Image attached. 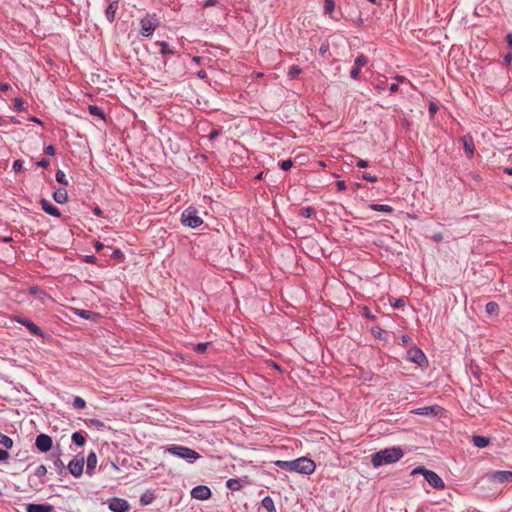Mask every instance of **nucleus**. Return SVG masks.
<instances>
[{
	"label": "nucleus",
	"instance_id": "obj_61",
	"mask_svg": "<svg viewBox=\"0 0 512 512\" xmlns=\"http://www.w3.org/2000/svg\"><path fill=\"white\" fill-rule=\"evenodd\" d=\"M356 165L359 168H366L369 166L368 161H366L364 159H358V161L356 162Z\"/></svg>",
	"mask_w": 512,
	"mask_h": 512
},
{
	"label": "nucleus",
	"instance_id": "obj_60",
	"mask_svg": "<svg viewBox=\"0 0 512 512\" xmlns=\"http://www.w3.org/2000/svg\"><path fill=\"white\" fill-rule=\"evenodd\" d=\"M336 187L338 191H344L346 189V183L343 180H339L336 182Z\"/></svg>",
	"mask_w": 512,
	"mask_h": 512
},
{
	"label": "nucleus",
	"instance_id": "obj_15",
	"mask_svg": "<svg viewBox=\"0 0 512 512\" xmlns=\"http://www.w3.org/2000/svg\"><path fill=\"white\" fill-rule=\"evenodd\" d=\"M490 479L495 482H512V471L499 470L490 474Z\"/></svg>",
	"mask_w": 512,
	"mask_h": 512
},
{
	"label": "nucleus",
	"instance_id": "obj_1",
	"mask_svg": "<svg viewBox=\"0 0 512 512\" xmlns=\"http://www.w3.org/2000/svg\"><path fill=\"white\" fill-rule=\"evenodd\" d=\"M275 465L280 469L304 475L312 474L316 468L315 462L307 457H300L290 461L277 460Z\"/></svg>",
	"mask_w": 512,
	"mask_h": 512
},
{
	"label": "nucleus",
	"instance_id": "obj_47",
	"mask_svg": "<svg viewBox=\"0 0 512 512\" xmlns=\"http://www.w3.org/2000/svg\"><path fill=\"white\" fill-rule=\"evenodd\" d=\"M23 160L17 159L13 162L12 168L15 172H20L23 169Z\"/></svg>",
	"mask_w": 512,
	"mask_h": 512
},
{
	"label": "nucleus",
	"instance_id": "obj_19",
	"mask_svg": "<svg viewBox=\"0 0 512 512\" xmlns=\"http://www.w3.org/2000/svg\"><path fill=\"white\" fill-rule=\"evenodd\" d=\"M442 410V408L438 405L425 406L421 408H417L413 412L422 416H430V415H438V413Z\"/></svg>",
	"mask_w": 512,
	"mask_h": 512
},
{
	"label": "nucleus",
	"instance_id": "obj_9",
	"mask_svg": "<svg viewBox=\"0 0 512 512\" xmlns=\"http://www.w3.org/2000/svg\"><path fill=\"white\" fill-rule=\"evenodd\" d=\"M108 508L112 512H128L130 510V504L126 499L112 497L108 500Z\"/></svg>",
	"mask_w": 512,
	"mask_h": 512
},
{
	"label": "nucleus",
	"instance_id": "obj_12",
	"mask_svg": "<svg viewBox=\"0 0 512 512\" xmlns=\"http://www.w3.org/2000/svg\"><path fill=\"white\" fill-rule=\"evenodd\" d=\"M16 321L25 326L29 332L35 336H39V337H44L45 336V333L44 331L38 326L36 325L33 321H31L30 319L28 318H23V317H18L16 319Z\"/></svg>",
	"mask_w": 512,
	"mask_h": 512
},
{
	"label": "nucleus",
	"instance_id": "obj_54",
	"mask_svg": "<svg viewBox=\"0 0 512 512\" xmlns=\"http://www.w3.org/2000/svg\"><path fill=\"white\" fill-rule=\"evenodd\" d=\"M411 341H412V339L410 338V336H408V335H406V334H404V335H402V336H401V344H402L403 346H408V345H410Z\"/></svg>",
	"mask_w": 512,
	"mask_h": 512
},
{
	"label": "nucleus",
	"instance_id": "obj_45",
	"mask_svg": "<svg viewBox=\"0 0 512 512\" xmlns=\"http://www.w3.org/2000/svg\"><path fill=\"white\" fill-rule=\"evenodd\" d=\"M14 109L18 112L24 110V101L21 98L14 99Z\"/></svg>",
	"mask_w": 512,
	"mask_h": 512
},
{
	"label": "nucleus",
	"instance_id": "obj_55",
	"mask_svg": "<svg viewBox=\"0 0 512 512\" xmlns=\"http://www.w3.org/2000/svg\"><path fill=\"white\" fill-rule=\"evenodd\" d=\"M362 178L366 181H369V182H376L378 180V178L376 176H372L371 174L369 173H364L362 175Z\"/></svg>",
	"mask_w": 512,
	"mask_h": 512
},
{
	"label": "nucleus",
	"instance_id": "obj_46",
	"mask_svg": "<svg viewBox=\"0 0 512 512\" xmlns=\"http://www.w3.org/2000/svg\"><path fill=\"white\" fill-rule=\"evenodd\" d=\"M82 261L88 264H96L98 259L94 255H85L82 257Z\"/></svg>",
	"mask_w": 512,
	"mask_h": 512
},
{
	"label": "nucleus",
	"instance_id": "obj_18",
	"mask_svg": "<svg viewBox=\"0 0 512 512\" xmlns=\"http://www.w3.org/2000/svg\"><path fill=\"white\" fill-rule=\"evenodd\" d=\"M97 455L94 451H91L86 459V474L92 476L97 466Z\"/></svg>",
	"mask_w": 512,
	"mask_h": 512
},
{
	"label": "nucleus",
	"instance_id": "obj_32",
	"mask_svg": "<svg viewBox=\"0 0 512 512\" xmlns=\"http://www.w3.org/2000/svg\"><path fill=\"white\" fill-rule=\"evenodd\" d=\"M88 111L90 113V115L92 116H97L99 117L100 119H105V113L104 111L102 110L101 107L97 106V105H89L88 106Z\"/></svg>",
	"mask_w": 512,
	"mask_h": 512
},
{
	"label": "nucleus",
	"instance_id": "obj_3",
	"mask_svg": "<svg viewBox=\"0 0 512 512\" xmlns=\"http://www.w3.org/2000/svg\"><path fill=\"white\" fill-rule=\"evenodd\" d=\"M163 449L164 452H167L175 457L184 459L188 463H194L196 460L201 458V455L197 451L183 445L172 444L163 447Z\"/></svg>",
	"mask_w": 512,
	"mask_h": 512
},
{
	"label": "nucleus",
	"instance_id": "obj_2",
	"mask_svg": "<svg viewBox=\"0 0 512 512\" xmlns=\"http://www.w3.org/2000/svg\"><path fill=\"white\" fill-rule=\"evenodd\" d=\"M404 455L401 447H389L375 452L371 455V463L374 468L383 465L393 464L399 461Z\"/></svg>",
	"mask_w": 512,
	"mask_h": 512
},
{
	"label": "nucleus",
	"instance_id": "obj_4",
	"mask_svg": "<svg viewBox=\"0 0 512 512\" xmlns=\"http://www.w3.org/2000/svg\"><path fill=\"white\" fill-rule=\"evenodd\" d=\"M416 474L423 475L424 479L434 489L443 490L445 488V482L443 479L436 472L429 470L424 466H417L410 473L412 476Z\"/></svg>",
	"mask_w": 512,
	"mask_h": 512
},
{
	"label": "nucleus",
	"instance_id": "obj_31",
	"mask_svg": "<svg viewBox=\"0 0 512 512\" xmlns=\"http://www.w3.org/2000/svg\"><path fill=\"white\" fill-rule=\"evenodd\" d=\"M156 45L160 46V53L162 55H173L175 54V50L169 47V44L166 41H157Z\"/></svg>",
	"mask_w": 512,
	"mask_h": 512
},
{
	"label": "nucleus",
	"instance_id": "obj_28",
	"mask_svg": "<svg viewBox=\"0 0 512 512\" xmlns=\"http://www.w3.org/2000/svg\"><path fill=\"white\" fill-rule=\"evenodd\" d=\"M261 505L267 512H277L274 501L270 496H265L261 501Z\"/></svg>",
	"mask_w": 512,
	"mask_h": 512
},
{
	"label": "nucleus",
	"instance_id": "obj_14",
	"mask_svg": "<svg viewBox=\"0 0 512 512\" xmlns=\"http://www.w3.org/2000/svg\"><path fill=\"white\" fill-rule=\"evenodd\" d=\"M53 505L48 503H28L25 505V512H54Z\"/></svg>",
	"mask_w": 512,
	"mask_h": 512
},
{
	"label": "nucleus",
	"instance_id": "obj_41",
	"mask_svg": "<svg viewBox=\"0 0 512 512\" xmlns=\"http://www.w3.org/2000/svg\"><path fill=\"white\" fill-rule=\"evenodd\" d=\"M73 407L75 409H84L86 407V402L83 398L76 396L73 400Z\"/></svg>",
	"mask_w": 512,
	"mask_h": 512
},
{
	"label": "nucleus",
	"instance_id": "obj_58",
	"mask_svg": "<svg viewBox=\"0 0 512 512\" xmlns=\"http://www.w3.org/2000/svg\"><path fill=\"white\" fill-rule=\"evenodd\" d=\"M329 50V44L328 43H322L319 48V53L323 56L325 55Z\"/></svg>",
	"mask_w": 512,
	"mask_h": 512
},
{
	"label": "nucleus",
	"instance_id": "obj_48",
	"mask_svg": "<svg viewBox=\"0 0 512 512\" xmlns=\"http://www.w3.org/2000/svg\"><path fill=\"white\" fill-rule=\"evenodd\" d=\"M111 258L117 259V260H123L124 259V254H123V252L120 249L116 248V249L113 250V252L111 254Z\"/></svg>",
	"mask_w": 512,
	"mask_h": 512
},
{
	"label": "nucleus",
	"instance_id": "obj_33",
	"mask_svg": "<svg viewBox=\"0 0 512 512\" xmlns=\"http://www.w3.org/2000/svg\"><path fill=\"white\" fill-rule=\"evenodd\" d=\"M370 209L377 212L392 213L394 210L391 206L385 204H371Z\"/></svg>",
	"mask_w": 512,
	"mask_h": 512
},
{
	"label": "nucleus",
	"instance_id": "obj_26",
	"mask_svg": "<svg viewBox=\"0 0 512 512\" xmlns=\"http://www.w3.org/2000/svg\"><path fill=\"white\" fill-rule=\"evenodd\" d=\"M71 441L77 447H83L86 444V438L82 432L76 431L71 435Z\"/></svg>",
	"mask_w": 512,
	"mask_h": 512
},
{
	"label": "nucleus",
	"instance_id": "obj_39",
	"mask_svg": "<svg viewBox=\"0 0 512 512\" xmlns=\"http://www.w3.org/2000/svg\"><path fill=\"white\" fill-rule=\"evenodd\" d=\"M55 179L61 185L68 186V184H69V182H68V180L66 178L65 173L62 170H60V169H58L56 171Z\"/></svg>",
	"mask_w": 512,
	"mask_h": 512
},
{
	"label": "nucleus",
	"instance_id": "obj_23",
	"mask_svg": "<svg viewBox=\"0 0 512 512\" xmlns=\"http://www.w3.org/2000/svg\"><path fill=\"white\" fill-rule=\"evenodd\" d=\"M490 437L482 435H473L471 441L477 448H486L490 444Z\"/></svg>",
	"mask_w": 512,
	"mask_h": 512
},
{
	"label": "nucleus",
	"instance_id": "obj_44",
	"mask_svg": "<svg viewBox=\"0 0 512 512\" xmlns=\"http://www.w3.org/2000/svg\"><path fill=\"white\" fill-rule=\"evenodd\" d=\"M324 12L329 14L334 11L335 3L334 0H324Z\"/></svg>",
	"mask_w": 512,
	"mask_h": 512
},
{
	"label": "nucleus",
	"instance_id": "obj_16",
	"mask_svg": "<svg viewBox=\"0 0 512 512\" xmlns=\"http://www.w3.org/2000/svg\"><path fill=\"white\" fill-rule=\"evenodd\" d=\"M109 4L105 9V17L109 23L115 21L116 12L119 8V0H106Z\"/></svg>",
	"mask_w": 512,
	"mask_h": 512
},
{
	"label": "nucleus",
	"instance_id": "obj_37",
	"mask_svg": "<svg viewBox=\"0 0 512 512\" xmlns=\"http://www.w3.org/2000/svg\"><path fill=\"white\" fill-rule=\"evenodd\" d=\"M371 333L375 338L380 340H385V336L387 335V332L379 326L372 327Z\"/></svg>",
	"mask_w": 512,
	"mask_h": 512
},
{
	"label": "nucleus",
	"instance_id": "obj_62",
	"mask_svg": "<svg viewBox=\"0 0 512 512\" xmlns=\"http://www.w3.org/2000/svg\"><path fill=\"white\" fill-rule=\"evenodd\" d=\"M352 21L358 27H362L364 25V21L360 14L357 16V18L355 20H352Z\"/></svg>",
	"mask_w": 512,
	"mask_h": 512
},
{
	"label": "nucleus",
	"instance_id": "obj_27",
	"mask_svg": "<svg viewBox=\"0 0 512 512\" xmlns=\"http://www.w3.org/2000/svg\"><path fill=\"white\" fill-rule=\"evenodd\" d=\"M499 309V305L495 301H490L485 306V311L490 316H498Z\"/></svg>",
	"mask_w": 512,
	"mask_h": 512
},
{
	"label": "nucleus",
	"instance_id": "obj_35",
	"mask_svg": "<svg viewBox=\"0 0 512 512\" xmlns=\"http://www.w3.org/2000/svg\"><path fill=\"white\" fill-rule=\"evenodd\" d=\"M302 73V68L298 65H292L289 67L287 75L290 79L297 78Z\"/></svg>",
	"mask_w": 512,
	"mask_h": 512
},
{
	"label": "nucleus",
	"instance_id": "obj_30",
	"mask_svg": "<svg viewBox=\"0 0 512 512\" xmlns=\"http://www.w3.org/2000/svg\"><path fill=\"white\" fill-rule=\"evenodd\" d=\"M54 467L59 476H66L67 475V469L63 463V461L58 457L54 460Z\"/></svg>",
	"mask_w": 512,
	"mask_h": 512
},
{
	"label": "nucleus",
	"instance_id": "obj_63",
	"mask_svg": "<svg viewBox=\"0 0 512 512\" xmlns=\"http://www.w3.org/2000/svg\"><path fill=\"white\" fill-rule=\"evenodd\" d=\"M92 212L97 217H102L103 216V211H102V209L99 206L94 207Z\"/></svg>",
	"mask_w": 512,
	"mask_h": 512
},
{
	"label": "nucleus",
	"instance_id": "obj_42",
	"mask_svg": "<svg viewBox=\"0 0 512 512\" xmlns=\"http://www.w3.org/2000/svg\"><path fill=\"white\" fill-rule=\"evenodd\" d=\"M293 164L294 162L292 159H286L278 163L279 167L284 171H288L289 169H291L293 167Z\"/></svg>",
	"mask_w": 512,
	"mask_h": 512
},
{
	"label": "nucleus",
	"instance_id": "obj_50",
	"mask_svg": "<svg viewBox=\"0 0 512 512\" xmlns=\"http://www.w3.org/2000/svg\"><path fill=\"white\" fill-rule=\"evenodd\" d=\"M89 424L96 427L97 429H101L104 427V423L101 420L96 419V418L89 419Z\"/></svg>",
	"mask_w": 512,
	"mask_h": 512
},
{
	"label": "nucleus",
	"instance_id": "obj_56",
	"mask_svg": "<svg viewBox=\"0 0 512 512\" xmlns=\"http://www.w3.org/2000/svg\"><path fill=\"white\" fill-rule=\"evenodd\" d=\"M364 310V316L372 321H374L376 319V317L371 313V311L369 310L368 307H364L363 308Z\"/></svg>",
	"mask_w": 512,
	"mask_h": 512
},
{
	"label": "nucleus",
	"instance_id": "obj_43",
	"mask_svg": "<svg viewBox=\"0 0 512 512\" xmlns=\"http://www.w3.org/2000/svg\"><path fill=\"white\" fill-rule=\"evenodd\" d=\"M210 345V342L198 343L194 346V352L198 354H202L207 350V347Z\"/></svg>",
	"mask_w": 512,
	"mask_h": 512
},
{
	"label": "nucleus",
	"instance_id": "obj_7",
	"mask_svg": "<svg viewBox=\"0 0 512 512\" xmlns=\"http://www.w3.org/2000/svg\"><path fill=\"white\" fill-rule=\"evenodd\" d=\"M84 464V456L79 453L68 463L66 469L72 476L79 478L83 474Z\"/></svg>",
	"mask_w": 512,
	"mask_h": 512
},
{
	"label": "nucleus",
	"instance_id": "obj_53",
	"mask_svg": "<svg viewBox=\"0 0 512 512\" xmlns=\"http://www.w3.org/2000/svg\"><path fill=\"white\" fill-rule=\"evenodd\" d=\"M219 134H220V130L219 129H213L208 134V139L209 140H214V139H216L219 136Z\"/></svg>",
	"mask_w": 512,
	"mask_h": 512
},
{
	"label": "nucleus",
	"instance_id": "obj_52",
	"mask_svg": "<svg viewBox=\"0 0 512 512\" xmlns=\"http://www.w3.org/2000/svg\"><path fill=\"white\" fill-rule=\"evenodd\" d=\"M36 165H37L38 167H41V168H45V169H46V168H48V167H49L50 162H49V160H48V159H46V158H42V159H40L39 161H37Z\"/></svg>",
	"mask_w": 512,
	"mask_h": 512
},
{
	"label": "nucleus",
	"instance_id": "obj_24",
	"mask_svg": "<svg viewBox=\"0 0 512 512\" xmlns=\"http://www.w3.org/2000/svg\"><path fill=\"white\" fill-rule=\"evenodd\" d=\"M53 199L58 204H64L68 201V193L64 188H58L53 193Z\"/></svg>",
	"mask_w": 512,
	"mask_h": 512
},
{
	"label": "nucleus",
	"instance_id": "obj_40",
	"mask_svg": "<svg viewBox=\"0 0 512 512\" xmlns=\"http://www.w3.org/2000/svg\"><path fill=\"white\" fill-rule=\"evenodd\" d=\"M316 213V210L311 207V206H307V207H303L301 210H300V215L304 218H310L311 216H313L314 214Z\"/></svg>",
	"mask_w": 512,
	"mask_h": 512
},
{
	"label": "nucleus",
	"instance_id": "obj_8",
	"mask_svg": "<svg viewBox=\"0 0 512 512\" xmlns=\"http://www.w3.org/2000/svg\"><path fill=\"white\" fill-rule=\"evenodd\" d=\"M407 359L421 368H426L428 366V359L426 355L416 346L407 351Z\"/></svg>",
	"mask_w": 512,
	"mask_h": 512
},
{
	"label": "nucleus",
	"instance_id": "obj_49",
	"mask_svg": "<svg viewBox=\"0 0 512 512\" xmlns=\"http://www.w3.org/2000/svg\"><path fill=\"white\" fill-rule=\"evenodd\" d=\"M438 109V105L435 102H430L428 107L430 117H433L437 113Z\"/></svg>",
	"mask_w": 512,
	"mask_h": 512
},
{
	"label": "nucleus",
	"instance_id": "obj_22",
	"mask_svg": "<svg viewBox=\"0 0 512 512\" xmlns=\"http://www.w3.org/2000/svg\"><path fill=\"white\" fill-rule=\"evenodd\" d=\"M74 313L77 316L81 317L82 319L92 320V321L96 320L100 316V314L97 312L85 310V309H74Z\"/></svg>",
	"mask_w": 512,
	"mask_h": 512
},
{
	"label": "nucleus",
	"instance_id": "obj_20",
	"mask_svg": "<svg viewBox=\"0 0 512 512\" xmlns=\"http://www.w3.org/2000/svg\"><path fill=\"white\" fill-rule=\"evenodd\" d=\"M28 294L41 300V301H45L46 299L50 298L48 293L46 291H44L43 289H41L39 286L37 285H34V286H31L28 288Z\"/></svg>",
	"mask_w": 512,
	"mask_h": 512
},
{
	"label": "nucleus",
	"instance_id": "obj_21",
	"mask_svg": "<svg viewBox=\"0 0 512 512\" xmlns=\"http://www.w3.org/2000/svg\"><path fill=\"white\" fill-rule=\"evenodd\" d=\"M462 140H463V147H464L465 153L470 158L473 157L474 151H475V146H474V141H473L472 136L469 134L465 135V136H463Z\"/></svg>",
	"mask_w": 512,
	"mask_h": 512
},
{
	"label": "nucleus",
	"instance_id": "obj_25",
	"mask_svg": "<svg viewBox=\"0 0 512 512\" xmlns=\"http://www.w3.org/2000/svg\"><path fill=\"white\" fill-rule=\"evenodd\" d=\"M155 499V493L153 490H147L140 496V505L146 506L151 504Z\"/></svg>",
	"mask_w": 512,
	"mask_h": 512
},
{
	"label": "nucleus",
	"instance_id": "obj_51",
	"mask_svg": "<svg viewBox=\"0 0 512 512\" xmlns=\"http://www.w3.org/2000/svg\"><path fill=\"white\" fill-rule=\"evenodd\" d=\"M44 153L48 156H54L56 153V148L54 145L50 144L44 148Z\"/></svg>",
	"mask_w": 512,
	"mask_h": 512
},
{
	"label": "nucleus",
	"instance_id": "obj_5",
	"mask_svg": "<svg viewBox=\"0 0 512 512\" xmlns=\"http://www.w3.org/2000/svg\"><path fill=\"white\" fill-rule=\"evenodd\" d=\"M182 225L195 229L203 224V219L198 215V209L194 206H189L181 214Z\"/></svg>",
	"mask_w": 512,
	"mask_h": 512
},
{
	"label": "nucleus",
	"instance_id": "obj_59",
	"mask_svg": "<svg viewBox=\"0 0 512 512\" xmlns=\"http://www.w3.org/2000/svg\"><path fill=\"white\" fill-rule=\"evenodd\" d=\"M387 83L384 80H381L376 83L375 88L379 91H384L386 89Z\"/></svg>",
	"mask_w": 512,
	"mask_h": 512
},
{
	"label": "nucleus",
	"instance_id": "obj_6",
	"mask_svg": "<svg viewBox=\"0 0 512 512\" xmlns=\"http://www.w3.org/2000/svg\"><path fill=\"white\" fill-rule=\"evenodd\" d=\"M160 25V20L155 13H148L140 20V35L143 37L151 36Z\"/></svg>",
	"mask_w": 512,
	"mask_h": 512
},
{
	"label": "nucleus",
	"instance_id": "obj_64",
	"mask_svg": "<svg viewBox=\"0 0 512 512\" xmlns=\"http://www.w3.org/2000/svg\"><path fill=\"white\" fill-rule=\"evenodd\" d=\"M505 41L507 43V46L512 49V33H508L506 36H505Z\"/></svg>",
	"mask_w": 512,
	"mask_h": 512
},
{
	"label": "nucleus",
	"instance_id": "obj_13",
	"mask_svg": "<svg viewBox=\"0 0 512 512\" xmlns=\"http://www.w3.org/2000/svg\"><path fill=\"white\" fill-rule=\"evenodd\" d=\"M368 63V58L364 54L358 55L354 61V66L350 71V77L354 80H358L360 76V70L363 66Z\"/></svg>",
	"mask_w": 512,
	"mask_h": 512
},
{
	"label": "nucleus",
	"instance_id": "obj_36",
	"mask_svg": "<svg viewBox=\"0 0 512 512\" xmlns=\"http://www.w3.org/2000/svg\"><path fill=\"white\" fill-rule=\"evenodd\" d=\"M389 303L393 308L400 309L405 306L406 299H405V297H401V298H397V299L390 297Z\"/></svg>",
	"mask_w": 512,
	"mask_h": 512
},
{
	"label": "nucleus",
	"instance_id": "obj_34",
	"mask_svg": "<svg viewBox=\"0 0 512 512\" xmlns=\"http://www.w3.org/2000/svg\"><path fill=\"white\" fill-rule=\"evenodd\" d=\"M47 473V468L45 465H39L36 469H35V476H37L39 479H40V484L43 485L45 483V475Z\"/></svg>",
	"mask_w": 512,
	"mask_h": 512
},
{
	"label": "nucleus",
	"instance_id": "obj_10",
	"mask_svg": "<svg viewBox=\"0 0 512 512\" xmlns=\"http://www.w3.org/2000/svg\"><path fill=\"white\" fill-rule=\"evenodd\" d=\"M52 446L53 440L48 434L41 433L35 439V447L39 452L46 453L51 450Z\"/></svg>",
	"mask_w": 512,
	"mask_h": 512
},
{
	"label": "nucleus",
	"instance_id": "obj_17",
	"mask_svg": "<svg viewBox=\"0 0 512 512\" xmlns=\"http://www.w3.org/2000/svg\"><path fill=\"white\" fill-rule=\"evenodd\" d=\"M41 207L45 213L51 215L53 217H61L62 214L60 210L54 206L49 200L42 198L40 200Z\"/></svg>",
	"mask_w": 512,
	"mask_h": 512
},
{
	"label": "nucleus",
	"instance_id": "obj_11",
	"mask_svg": "<svg viewBox=\"0 0 512 512\" xmlns=\"http://www.w3.org/2000/svg\"><path fill=\"white\" fill-rule=\"evenodd\" d=\"M211 496L212 491L206 485H197L191 490V497L196 500H208Z\"/></svg>",
	"mask_w": 512,
	"mask_h": 512
},
{
	"label": "nucleus",
	"instance_id": "obj_38",
	"mask_svg": "<svg viewBox=\"0 0 512 512\" xmlns=\"http://www.w3.org/2000/svg\"><path fill=\"white\" fill-rule=\"evenodd\" d=\"M0 444L6 449H11L13 447V440L9 436L0 432Z\"/></svg>",
	"mask_w": 512,
	"mask_h": 512
},
{
	"label": "nucleus",
	"instance_id": "obj_29",
	"mask_svg": "<svg viewBox=\"0 0 512 512\" xmlns=\"http://www.w3.org/2000/svg\"><path fill=\"white\" fill-rule=\"evenodd\" d=\"M226 487L231 491H239L242 488L241 480L238 478H230L226 481Z\"/></svg>",
	"mask_w": 512,
	"mask_h": 512
},
{
	"label": "nucleus",
	"instance_id": "obj_57",
	"mask_svg": "<svg viewBox=\"0 0 512 512\" xmlns=\"http://www.w3.org/2000/svg\"><path fill=\"white\" fill-rule=\"evenodd\" d=\"M511 62H512V53H511V52H509V53H507V54L504 56V58H503V64H504L505 66H509V65L511 64Z\"/></svg>",
	"mask_w": 512,
	"mask_h": 512
}]
</instances>
